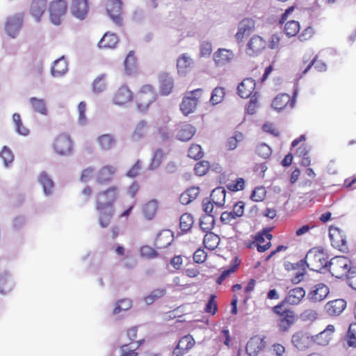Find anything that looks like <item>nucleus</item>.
Here are the masks:
<instances>
[{
    "instance_id": "obj_1",
    "label": "nucleus",
    "mask_w": 356,
    "mask_h": 356,
    "mask_svg": "<svg viewBox=\"0 0 356 356\" xmlns=\"http://www.w3.org/2000/svg\"><path fill=\"white\" fill-rule=\"evenodd\" d=\"M306 294L305 290L300 286L290 289L284 298L272 307V312L277 317V326L280 332H287L297 321V316L293 310L287 305H299Z\"/></svg>"
},
{
    "instance_id": "obj_2",
    "label": "nucleus",
    "mask_w": 356,
    "mask_h": 356,
    "mask_svg": "<svg viewBox=\"0 0 356 356\" xmlns=\"http://www.w3.org/2000/svg\"><path fill=\"white\" fill-rule=\"evenodd\" d=\"M329 264L328 255L322 248L316 247L309 250L305 257L293 265V268H300L301 272L298 273L292 278L295 284L299 283L306 274V267L313 271L320 272L327 267Z\"/></svg>"
},
{
    "instance_id": "obj_3",
    "label": "nucleus",
    "mask_w": 356,
    "mask_h": 356,
    "mask_svg": "<svg viewBox=\"0 0 356 356\" xmlns=\"http://www.w3.org/2000/svg\"><path fill=\"white\" fill-rule=\"evenodd\" d=\"M120 197V188L117 185H112L95 193L94 202L96 210L114 208L115 203Z\"/></svg>"
},
{
    "instance_id": "obj_4",
    "label": "nucleus",
    "mask_w": 356,
    "mask_h": 356,
    "mask_svg": "<svg viewBox=\"0 0 356 356\" xmlns=\"http://www.w3.org/2000/svg\"><path fill=\"white\" fill-rule=\"evenodd\" d=\"M329 271L338 279L345 277L351 268V261L346 257L336 256L329 261Z\"/></svg>"
},
{
    "instance_id": "obj_5",
    "label": "nucleus",
    "mask_w": 356,
    "mask_h": 356,
    "mask_svg": "<svg viewBox=\"0 0 356 356\" xmlns=\"http://www.w3.org/2000/svg\"><path fill=\"white\" fill-rule=\"evenodd\" d=\"M203 90L197 88L187 92L180 104L181 111H195L202 103Z\"/></svg>"
},
{
    "instance_id": "obj_6",
    "label": "nucleus",
    "mask_w": 356,
    "mask_h": 356,
    "mask_svg": "<svg viewBox=\"0 0 356 356\" xmlns=\"http://www.w3.org/2000/svg\"><path fill=\"white\" fill-rule=\"evenodd\" d=\"M156 95L150 85L143 86L136 95L137 108L143 111L149 108V106L155 102Z\"/></svg>"
},
{
    "instance_id": "obj_7",
    "label": "nucleus",
    "mask_w": 356,
    "mask_h": 356,
    "mask_svg": "<svg viewBox=\"0 0 356 356\" xmlns=\"http://www.w3.org/2000/svg\"><path fill=\"white\" fill-rule=\"evenodd\" d=\"M314 336L309 331L300 330L293 334L291 343L299 350L314 348Z\"/></svg>"
},
{
    "instance_id": "obj_8",
    "label": "nucleus",
    "mask_w": 356,
    "mask_h": 356,
    "mask_svg": "<svg viewBox=\"0 0 356 356\" xmlns=\"http://www.w3.org/2000/svg\"><path fill=\"white\" fill-rule=\"evenodd\" d=\"M67 10L65 0H54L49 6V19L55 25H59Z\"/></svg>"
},
{
    "instance_id": "obj_9",
    "label": "nucleus",
    "mask_w": 356,
    "mask_h": 356,
    "mask_svg": "<svg viewBox=\"0 0 356 356\" xmlns=\"http://www.w3.org/2000/svg\"><path fill=\"white\" fill-rule=\"evenodd\" d=\"M294 10V6L288 8L285 12L281 15L279 23L283 24V31L288 37H294L300 32V25L299 22L296 20H289L286 22L290 14Z\"/></svg>"
},
{
    "instance_id": "obj_10",
    "label": "nucleus",
    "mask_w": 356,
    "mask_h": 356,
    "mask_svg": "<svg viewBox=\"0 0 356 356\" xmlns=\"http://www.w3.org/2000/svg\"><path fill=\"white\" fill-rule=\"evenodd\" d=\"M53 149L58 155L71 154L73 152V142L71 137L65 134L58 135L54 141Z\"/></svg>"
},
{
    "instance_id": "obj_11",
    "label": "nucleus",
    "mask_w": 356,
    "mask_h": 356,
    "mask_svg": "<svg viewBox=\"0 0 356 356\" xmlns=\"http://www.w3.org/2000/svg\"><path fill=\"white\" fill-rule=\"evenodd\" d=\"M296 91L291 97L288 94L282 93L277 95L272 102V107L278 111H290L294 108L296 104Z\"/></svg>"
},
{
    "instance_id": "obj_12",
    "label": "nucleus",
    "mask_w": 356,
    "mask_h": 356,
    "mask_svg": "<svg viewBox=\"0 0 356 356\" xmlns=\"http://www.w3.org/2000/svg\"><path fill=\"white\" fill-rule=\"evenodd\" d=\"M108 15L118 26L122 25V3L120 0H108L106 4Z\"/></svg>"
},
{
    "instance_id": "obj_13",
    "label": "nucleus",
    "mask_w": 356,
    "mask_h": 356,
    "mask_svg": "<svg viewBox=\"0 0 356 356\" xmlns=\"http://www.w3.org/2000/svg\"><path fill=\"white\" fill-rule=\"evenodd\" d=\"M329 236L332 245L340 251H346L348 249L346 237L343 232L338 227H331L329 230Z\"/></svg>"
},
{
    "instance_id": "obj_14",
    "label": "nucleus",
    "mask_w": 356,
    "mask_h": 356,
    "mask_svg": "<svg viewBox=\"0 0 356 356\" xmlns=\"http://www.w3.org/2000/svg\"><path fill=\"white\" fill-rule=\"evenodd\" d=\"M266 346L265 337L261 335H255L247 342L245 350L248 355L256 356L265 348Z\"/></svg>"
},
{
    "instance_id": "obj_15",
    "label": "nucleus",
    "mask_w": 356,
    "mask_h": 356,
    "mask_svg": "<svg viewBox=\"0 0 356 356\" xmlns=\"http://www.w3.org/2000/svg\"><path fill=\"white\" fill-rule=\"evenodd\" d=\"M335 333V327L333 325H328L325 330L320 333L313 335L314 347L326 346L333 340Z\"/></svg>"
},
{
    "instance_id": "obj_16",
    "label": "nucleus",
    "mask_w": 356,
    "mask_h": 356,
    "mask_svg": "<svg viewBox=\"0 0 356 356\" xmlns=\"http://www.w3.org/2000/svg\"><path fill=\"white\" fill-rule=\"evenodd\" d=\"M255 29V22L252 18L242 19L238 25V31L235 34L236 41L240 43L245 36L250 35Z\"/></svg>"
},
{
    "instance_id": "obj_17",
    "label": "nucleus",
    "mask_w": 356,
    "mask_h": 356,
    "mask_svg": "<svg viewBox=\"0 0 356 356\" xmlns=\"http://www.w3.org/2000/svg\"><path fill=\"white\" fill-rule=\"evenodd\" d=\"M266 44L262 37L254 35L248 42L247 53L252 56H257L266 49Z\"/></svg>"
},
{
    "instance_id": "obj_18",
    "label": "nucleus",
    "mask_w": 356,
    "mask_h": 356,
    "mask_svg": "<svg viewBox=\"0 0 356 356\" xmlns=\"http://www.w3.org/2000/svg\"><path fill=\"white\" fill-rule=\"evenodd\" d=\"M116 173V168L112 165H106L102 167L97 172L95 181L99 185L111 182Z\"/></svg>"
},
{
    "instance_id": "obj_19",
    "label": "nucleus",
    "mask_w": 356,
    "mask_h": 356,
    "mask_svg": "<svg viewBox=\"0 0 356 356\" xmlns=\"http://www.w3.org/2000/svg\"><path fill=\"white\" fill-rule=\"evenodd\" d=\"M195 345V340L191 335H186L180 339L172 352L173 356H183Z\"/></svg>"
},
{
    "instance_id": "obj_20",
    "label": "nucleus",
    "mask_w": 356,
    "mask_h": 356,
    "mask_svg": "<svg viewBox=\"0 0 356 356\" xmlns=\"http://www.w3.org/2000/svg\"><path fill=\"white\" fill-rule=\"evenodd\" d=\"M88 0H72L71 13L73 16L83 19L88 13Z\"/></svg>"
},
{
    "instance_id": "obj_21",
    "label": "nucleus",
    "mask_w": 356,
    "mask_h": 356,
    "mask_svg": "<svg viewBox=\"0 0 356 356\" xmlns=\"http://www.w3.org/2000/svg\"><path fill=\"white\" fill-rule=\"evenodd\" d=\"M174 241V234L170 229L161 231L154 239V245L158 250L168 248Z\"/></svg>"
},
{
    "instance_id": "obj_22",
    "label": "nucleus",
    "mask_w": 356,
    "mask_h": 356,
    "mask_svg": "<svg viewBox=\"0 0 356 356\" xmlns=\"http://www.w3.org/2000/svg\"><path fill=\"white\" fill-rule=\"evenodd\" d=\"M329 293V288L325 284L320 283L312 289L308 293L307 297L312 302H317L324 300Z\"/></svg>"
},
{
    "instance_id": "obj_23",
    "label": "nucleus",
    "mask_w": 356,
    "mask_h": 356,
    "mask_svg": "<svg viewBox=\"0 0 356 356\" xmlns=\"http://www.w3.org/2000/svg\"><path fill=\"white\" fill-rule=\"evenodd\" d=\"M346 307V302L343 299H335L327 302L325 305L326 314L330 316L340 315Z\"/></svg>"
},
{
    "instance_id": "obj_24",
    "label": "nucleus",
    "mask_w": 356,
    "mask_h": 356,
    "mask_svg": "<svg viewBox=\"0 0 356 356\" xmlns=\"http://www.w3.org/2000/svg\"><path fill=\"white\" fill-rule=\"evenodd\" d=\"M132 96L130 89L127 86H122L115 92L113 101L115 104L122 106L130 102Z\"/></svg>"
},
{
    "instance_id": "obj_25",
    "label": "nucleus",
    "mask_w": 356,
    "mask_h": 356,
    "mask_svg": "<svg viewBox=\"0 0 356 356\" xmlns=\"http://www.w3.org/2000/svg\"><path fill=\"white\" fill-rule=\"evenodd\" d=\"M23 19L22 16L16 15L8 18L6 23L5 30L7 34L15 38L22 26Z\"/></svg>"
},
{
    "instance_id": "obj_26",
    "label": "nucleus",
    "mask_w": 356,
    "mask_h": 356,
    "mask_svg": "<svg viewBox=\"0 0 356 356\" xmlns=\"http://www.w3.org/2000/svg\"><path fill=\"white\" fill-rule=\"evenodd\" d=\"M255 81L251 78H246L242 81L238 86L237 92L242 98L250 97L255 89Z\"/></svg>"
},
{
    "instance_id": "obj_27",
    "label": "nucleus",
    "mask_w": 356,
    "mask_h": 356,
    "mask_svg": "<svg viewBox=\"0 0 356 356\" xmlns=\"http://www.w3.org/2000/svg\"><path fill=\"white\" fill-rule=\"evenodd\" d=\"M160 93L163 95H168L174 88L173 79L168 73H163L160 78Z\"/></svg>"
},
{
    "instance_id": "obj_28",
    "label": "nucleus",
    "mask_w": 356,
    "mask_h": 356,
    "mask_svg": "<svg viewBox=\"0 0 356 356\" xmlns=\"http://www.w3.org/2000/svg\"><path fill=\"white\" fill-rule=\"evenodd\" d=\"M47 0H33L31 5V14L35 19L40 21L41 17L43 15Z\"/></svg>"
},
{
    "instance_id": "obj_29",
    "label": "nucleus",
    "mask_w": 356,
    "mask_h": 356,
    "mask_svg": "<svg viewBox=\"0 0 356 356\" xmlns=\"http://www.w3.org/2000/svg\"><path fill=\"white\" fill-rule=\"evenodd\" d=\"M200 188L192 186L183 192L180 197L179 201L184 205H187L195 200L200 194Z\"/></svg>"
},
{
    "instance_id": "obj_30",
    "label": "nucleus",
    "mask_w": 356,
    "mask_h": 356,
    "mask_svg": "<svg viewBox=\"0 0 356 356\" xmlns=\"http://www.w3.org/2000/svg\"><path fill=\"white\" fill-rule=\"evenodd\" d=\"M118 42V37L115 33H106L98 43L100 48L113 49Z\"/></svg>"
},
{
    "instance_id": "obj_31",
    "label": "nucleus",
    "mask_w": 356,
    "mask_h": 356,
    "mask_svg": "<svg viewBox=\"0 0 356 356\" xmlns=\"http://www.w3.org/2000/svg\"><path fill=\"white\" fill-rule=\"evenodd\" d=\"M192 64L193 60L190 57L187 56L186 54H181L177 60L178 73L181 75H185L191 67Z\"/></svg>"
},
{
    "instance_id": "obj_32",
    "label": "nucleus",
    "mask_w": 356,
    "mask_h": 356,
    "mask_svg": "<svg viewBox=\"0 0 356 356\" xmlns=\"http://www.w3.org/2000/svg\"><path fill=\"white\" fill-rule=\"evenodd\" d=\"M38 182L41 184L43 191L46 195L52 193L54 184L46 172H42L38 178Z\"/></svg>"
},
{
    "instance_id": "obj_33",
    "label": "nucleus",
    "mask_w": 356,
    "mask_h": 356,
    "mask_svg": "<svg viewBox=\"0 0 356 356\" xmlns=\"http://www.w3.org/2000/svg\"><path fill=\"white\" fill-rule=\"evenodd\" d=\"M124 67L125 73L127 75H131L137 71V62L136 58L134 56V52L131 51L129 52L124 61Z\"/></svg>"
},
{
    "instance_id": "obj_34",
    "label": "nucleus",
    "mask_w": 356,
    "mask_h": 356,
    "mask_svg": "<svg viewBox=\"0 0 356 356\" xmlns=\"http://www.w3.org/2000/svg\"><path fill=\"white\" fill-rule=\"evenodd\" d=\"M226 191L223 188L218 187L211 193L210 200L217 207H221L225 202Z\"/></svg>"
},
{
    "instance_id": "obj_35",
    "label": "nucleus",
    "mask_w": 356,
    "mask_h": 356,
    "mask_svg": "<svg viewBox=\"0 0 356 356\" xmlns=\"http://www.w3.org/2000/svg\"><path fill=\"white\" fill-rule=\"evenodd\" d=\"M158 208V202L156 200H152L143 205L142 212L146 219L152 220L155 216Z\"/></svg>"
},
{
    "instance_id": "obj_36",
    "label": "nucleus",
    "mask_w": 356,
    "mask_h": 356,
    "mask_svg": "<svg viewBox=\"0 0 356 356\" xmlns=\"http://www.w3.org/2000/svg\"><path fill=\"white\" fill-rule=\"evenodd\" d=\"M99 213V224L102 227H108L114 214V208L96 210Z\"/></svg>"
},
{
    "instance_id": "obj_37",
    "label": "nucleus",
    "mask_w": 356,
    "mask_h": 356,
    "mask_svg": "<svg viewBox=\"0 0 356 356\" xmlns=\"http://www.w3.org/2000/svg\"><path fill=\"white\" fill-rule=\"evenodd\" d=\"M97 142L102 149L109 150L115 146L116 141L112 135L106 134L99 136Z\"/></svg>"
},
{
    "instance_id": "obj_38",
    "label": "nucleus",
    "mask_w": 356,
    "mask_h": 356,
    "mask_svg": "<svg viewBox=\"0 0 356 356\" xmlns=\"http://www.w3.org/2000/svg\"><path fill=\"white\" fill-rule=\"evenodd\" d=\"M67 62L63 58L55 60L51 67V73L54 76L63 75L67 71Z\"/></svg>"
},
{
    "instance_id": "obj_39",
    "label": "nucleus",
    "mask_w": 356,
    "mask_h": 356,
    "mask_svg": "<svg viewBox=\"0 0 356 356\" xmlns=\"http://www.w3.org/2000/svg\"><path fill=\"white\" fill-rule=\"evenodd\" d=\"M226 94L225 88L222 86H217L211 92L209 104L216 106L222 103Z\"/></svg>"
},
{
    "instance_id": "obj_40",
    "label": "nucleus",
    "mask_w": 356,
    "mask_h": 356,
    "mask_svg": "<svg viewBox=\"0 0 356 356\" xmlns=\"http://www.w3.org/2000/svg\"><path fill=\"white\" fill-rule=\"evenodd\" d=\"M241 261L238 259V257H235L233 263L230 265V266L228 268V269L225 270L222 272V273L220 275V276L216 280V284L218 285H220L222 284L223 281L228 277L231 274L235 273L239 265H240Z\"/></svg>"
},
{
    "instance_id": "obj_41",
    "label": "nucleus",
    "mask_w": 356,
    "mask_h": 356,
    "mask_svg": "<svg viewBox=\"0 0 356 356\" xmlns=\"http://www.w3.org/2000/svg\"><path fill=\"white\" fill-rule=\"evenodd\" d=\"M203 243L206 248L213 250L219 245L220 238L217 234L209 232L204 235Z\"/></svg>"
},
{
    "instance_id": "obj_42",
    "label": "nucleus",
    "mask_w": 356,
    "mask_h": 356,
    "mask_svg": "<svg viewBox=\"0 0 356 356\" xmlns=\"http://www.w3.org/2000/svg\"><path fill=\"white\" fill-rule=\"evenodd\" d=\"M195 133L194 127L190 124L184 125L177 134V138L181 141H188L193 138Z\"/></svg>"
},
{
    "instance_id": "obj_43",
    "label": "nucleus",
    "mask_w": 356,
    "mask_h": 356,
    "mask_svg": "<svg viewBox=\"0 0 356 356\" xmlns=\"http://www.w3.org/2000/svg\"><path fill=\"white\" fill-rule=\"evenodd\" d=\"M194 223L193 217L188 213L182 214L179 218V227L182 233L188 232Z\"/></svg>"
},
{
    "instance_id": "obj_44",
    "label": "nucleus",
    "mask_w": 356,
    "mask_h": 356,
    "mask_svg": "<svg viewBox=\"0 0 356 356\" xmlns=\"http://www.w3.org/2000/svg\"><path fill=\"white\" fill-rule=\"evenodd\" d=\"M215 219L211 214H204L200 220V227L204 232H209L214 227Z\"/></svg>"
},
{
    "instance_id": "obj_45",
    "label": "nucleus",
    "mask_w": 356,
    "mask_h": 356,
    "mask_svg": "<svg viewBox=\"0 0 356 356\" xmlns=\"http://www.w3.org/2000/svg\"><path fill=\"white\" fill-rule=\"evenodd\" d=\"M165 293L166 290L164 288L154 289L149 294L144 298V301L147 305H152L156 300L163 297Z\"/></svg>"
},
{
    "instance_id": "obj_46",
    "label": "nucleus",
    "mask_w": 356,
    "mask_h": 356,
    "mask_svg": "<svg viewBox=\"0 0 356 356\" xmlns=\"http://www.w3.org/2000/svg\"><path fill=\"white\" fill-rule=\"evenodd\" d=\"M14 287L12 279L8 276L0 277V294L6 295L10 293Z\"/></svg>"
},
{
    "instance_id": "obj_47",
    "label": "nucleus",
    "mask_w": 356,
    "mask_h": 356,
    "mask_svg": "<svg viewBox=\"0 0 356 356\" xmlns=\"http://www.w3.org/2000/svg\"><path fill=\"white\" fill-rule=\"evenodd\" d=\"M345 340L348 347L356 348V323H351L349 325Z\"/></svg>"
},
{
    "instance_id": "obj_48",
    "label": "nucleus",
    "mask_w": 356,
    "mask_h": 356,
    "mask_svg": "<svg viewBox=\"0 0 356 356\" xmlns=\"http://www.w3.org/2000/svg\"><path fill=\"white\" fill-rule=\"evenodd\" d=\"M243 135L241 132H235L234 135L229 137L226 143V149L229 151L234 150L237 147L238 143L242 141Z\"/></svg>"
},
{
    "instance_id": "obj_49",
    "label": "nucleus",
    "mask_w": 356,
    "mask_h": 356,
    "mask_svg": "<svg viewBox=\"0 0 356 356\" xmlns=\"http://www.w3.org/2000/svg\"><path fill=\"white\" fill-rule=\"evenodd\" d=\"M132 306V302L130 299L124 298L118 300L113 309V314H117L123 311L129 310Z\"/></svg>"
},
{
    "instance_id": "obj_50",
    "label": "nucleus",
    "mask_w": 356,
    "mask_h": 356,
    "mask_svg": "<svg viewBox=\"0 0 356 356\" xmlns=\"http://www.w3.org/2000/svg\"><path fill=\"white\" fill-rule=\"evenodd\" d=\"M318 71H325L326 70V65L321 60H318L317 56H316L305 67L302 71L303 74H306L309 69L313 67Z\"/></svg>"
},
{
    "instance_id": "obj_51",
    "label": "nucleus",
    "mask_w": 356,
    "mask_h": 356,
    "mask_svg": "<svg viewBox=\"0 0 356 356\" xmlns=\"http://www.w3.org/2000/svg\"><path fill=\"white\" fill-rule=\"evenodd\" d=\"M13 119L15 123L17 131L22 136H27L29 134V129L22 124L19 114L14 113Z\"/></svg>"
},
{
    "instance_id": "obj_52",
    "label": "nucleus",
    "mask_w": 356,
    "mask_h": 356,
    "mask_svg": "<svg viewBox=\"0 0 356 356\" xmlns=\"http://www.w3.org/2000/svg\"><path fill=\"white\" fill-rule=\"evenodd\" d=\"M164 156V154L161 149H156L153 155V157L152 159V161L149 164V169L150 170H154L157 168L161 163H162L163 159Z\"/></svg>"
},
{
    "instance_id": "obj_53",
    "label": "nucleus",
    "mask_w": 356,
    "mask_h": 356,
    "mask_svg": "<svg viewBox=\"0 0 356 356\" xmlns=\"http://www.w3.org/2000/svg\"><path fill=\"white\" fill-rule=\"evenodd\" d=\"M140 253L143 257L147 259H154L159 256V253L156 250L149 245L142 246L140 250Z\"/></svg>"
},
{
    "instance_id": "obj_54",
    "label": "nucleus",
    "mask_w": 356,
    "mask_h": 356,
    "mask_svg": "<svg viewBox=\"0 0 356 356\" xmlns=\"http://www.w3.org/2000/svg\"><path fill=\"white\" fill-rule=\"evenodd\" d=\"M106 76L102 74L97 76L93 82V90L97 92H101L106 89Z\"/></svg>"
},
{
    "instance_id": "obj_55",
    "label": "nucleus",
    "mask_w": 356,
    "mask_h": 356,
    "mask_svg": "<svg viewBox=\"0 0 356 356\" xmlns=\"http://www.w3.org/2000/svg\"><path fill=\"white\" fill-rule=\"evenodd\" d=\"M203 152L200 145L193 144L188 152V156L195 160H198L203 156Z\"/></svg>"
},
{
    "instance_id": "obj_56",
    "label": "nucleus",
    "mask_w": 356,
    "mask_h": 356,
    "mask_svg": "<svg viewBox=\"0 0 356 356\" xmlns=\"http://www.w3.org/2000/svg\"><path fill=\"white\" fill-rule=\"evenodd\" d=\"M245 180L239 177L227 184V188L231 191H238L244 188Z\"/></svg>"
},
{
    "instance_id": "obj_57",
    "label": "nucleus",
    "mask_w": 356,
    "mask_h": 356,
    "mask_svg": "<svg viewBox=\"0 0 356 356\" xmlns=\"http://www.w3.org/2000/svg\"><path fill=\"white\" fill-rule=\"evenodd\" d=\"M257 154L263 159H268L272 154L271 148L266 143H261L256 148Z\"/></svg>"
},
{
    "instance_id": "obj_58",
    "label": "nucleus",
    "mask_w": 356,
    "mask_h": 356,
    "mask_svg": "<svg viewBox=\"0 0 356 356\" xmlns=\"http://www.w3.org/2000/svg\"><path fill=\"white\" fill-rule=\"evenodd\" d=\"M209 169V162L205 161H201L195 164L194 171L197 175L203 176L208 172Z\"/></svg>"
},
{
    "instance_id": "obj_59",
    "label": "nucleus",
    "mask_w": 356,
    "mask_h": 356,
    "mask_svg": "<svg viewBox=\"0 0 356 356\" xmlns=\"http://www.w3.org/2000/svg\"><path fill=\"white\" fill-rule=\"evenodd\" d=\"M215 299L216 296L211 295L204 309L205 312L211 315L216 314L218 310L217 302Z\"/></svg>"
},
{
    "instance_id": "obj_60",
    "label": "nucleus",
    "mask_w": 356,
    "mask_h": 356,
    "mask_svg": "<svg viewBox=\"0 0 356 356\" xmlns=\"http://www.w3.org/2000/svg\"><path fill=\"white\" fill-rule=\"evenodd\" d=\"M0 157L2 159L4 164L8 165L12 163L14 159V155L12 151L7 147H3L0 152Z\"/></svg>"
},
{
    "instance_id": "obj_61",
    "label": "nucleus",
    "mask_w": 356,
    "mask_h": 356,
    "mask_svg": "<svg viewBox=\"0 0 356 356\" xmlns=\"http://www.w3.org/2000/svg\"><path fill=\"white\" fill-rule=\"evenodd\" d=\"M254 238L257 243L256 245H258L259 244H264L266 239H267L268 241H270L273 238V235L270 233L269 231L263 230L257 233Z\"/></svg>"
},
{
    "instance_id": "obj_62",
    "label": "nucleus",
    "mask_w": 356,
    "mask_h": 356,
    "mask_svg": "<svg viewBox=\"0 0 356 356\" xmlns=\"http://www.w3.org/2000/svg\"><path fill=\"white\" fill-rule=\"evenodd\" d=\"M259 98L260 95L258 92H254V93L250 96V99L247 107V111H254L258 108L259 106Z\"/></svg>"
},
{
    "instance_id": "obj_63",
    "label": "nucleus",
    "mask_w": 356,
    "mask_h": 356,
    "mask_svg": "<svg viewBox=\"0 0 356 356\" xmlns=\"http://www.w3.org/2000/svg\"><path fill=\"white\" fill-rule=\"evenodd\" d=\"M266 197V190L264 187H257L252 191L250 198L254 202H261Z\"/></svg>"
},
{
    "instance_id": "obj_64",
    "label": "nucleus",
    "mask_w": 356,
    "mask_h": 356,
    "mask_svg": "<svg viewBox=\"0 0 356 356\" xmlns=\"http://www.w3.org/2000/svg\"><path fill=\"white\" fill-rule=\"evenodd\" d=\"M314 35V30L312 26H307L298 35V38L301 42H305L310 40Z\"/></svg>"
}]
</instances>
